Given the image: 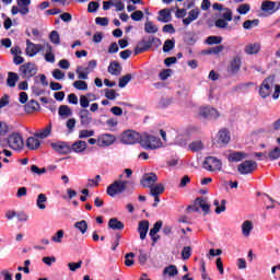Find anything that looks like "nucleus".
<instances>
[{
	"mask_svg": "<svg viewBox=\"0 0 280 280\" xmlns=\"http://www.w3.org/2000/svg\"><path fill=\"white\" fill-rule=\"evenodd\" d=\"M189 150H191V152H200V150H202V141H194L189 144Z\"/></svg>",
	"mask_w": 280,
	"mask_h": 280,
	"instance_id": "nucleus-52",
	"label": "nucleus"
},
{
	"mask_svg": "<svg viewBox=\"0 0 280 280\" xmlns=\"http://www.w3.org/2000/svg\"><path fill=\"white\" fill-rule=\"evenodd\" d=\"M231 141V133L226 129H221L213 141V145L217 148H224Z\"/></svg>",
	"mask_w": 280,
	"mask_h": 280,
	"instance_id": "nucleus-7",
	"label": "nucleus"
},
{
	"mask_svg": "<svg viewBox=\"0 0 280 280\" xmlns=\"http://www.w3.org/2000/svg\"><path fill=\"white\" fill-rule=\"evenodd\" d=\"M125 266H135V253H129L125 255Z\"/></svg>",
	"mask_w": 280,
	"mask_h": 280,
	"instance_id": "nucleus-55",
	"label": "nucleus"
},
{
	"mask_svg": "<svg viewBox=\"0 0 280 280\" xmlns=\"http://www.w3.org/2000/svg\"><path fill=\"white\" fill-rule=\"evenodd\" d=\"M200 16V9L195 8L189 11L188 16L183 20L184 25H191Z\"/></svg>",
	"mask_w": 280,
	"mask_h": 280,
	"instance_id": "nucleus-16",
	"label": "nucleus"
},
{
	"mask_svg": "<svg viewBox=\"0 0 280 280\" xmlns=\"http://www.w3.org/2000/svg\"><path fill=\"white\" fill-rule=\"evenodd\" d=\"M247 158H248V154L244 152H232L229 154L228 161H230V163H237L240 161H244V159H247Z\"/></svg>",
	"mask_w": 280,
	"mask_h": 280,
	"instance_id": "nucleus-22",
	"label": "nucleus"
},
{
	"mask_svg": "<svg viewBox=\"0 0 280 280\" xmlns=\"http://www.w3.org/2000/svg\"><path fill=\"white\" fill-rule=\"evenodd\" d=\"M10 132V126H8V122L0 121V137H5Z\"/></svg>",
	"mask_w": 280,
	"mask_h": 280,
	"instance_id": "nucleus-57",
	"label": "nucleus"
},
{
	"mask_svg": "<svg viewBox=\"0 0 280 280\" xmlns=\"http://www.w3.org/2000/svg\"><path fill=\"white\" fill-rule=\"evenodd\" d=\"M38 73V67L36 63L27 62L20 67V74L22 78H26V80H30V78H34Z\"/></svg>",
	"mask_w": 280,
	"mask_h": 280,
	"instance_id": "nucleus-4",
	"label": "nucleus"
},
{
	"mask_svg": "<svg viewBox=\"0 0 280 280\" xmlns=\"http://www.w3.org/2000/svg\"><path fill=\"white\" fill-rule=\"evenodd\" d=\"M144 32L147 34H156V32H159V26H156L152 21H147L144 23Z\"/></svg>",
	"mask_w": 280,
	"mask_h": 280,
	"instance_id": "nucleus-32",
	"label": "nucleus"
},
{
	"mask_svg": "<svg viewBox=\"0 0 280 280\" xmlns=\"http://www.w3.org/2000/svg\"><path fill=\"white\" fill-rule=\"evenodd\" d=\"M115 143V137L110 133H103L97 138L98 148H108Z\"/></svg>",
	"mask_w": 280,
	"mask_h": 280,
	"instance_id": "nucleus-12",
	"label": "nucleus"
},
{
	"mask_svg": "<svg viewBox=\"0 0 280 280\" xmlns=\"http://www.w3.org/2000/svg\"><path fill=\"white\" fill-rule=\"evenodd\" d=\"M203 167L208 172H220L222 170V161L213 156H208L203 161Z\"/></svg>",
	"mask_w": 280,
	"mask_h": 280,
	"instance_id": "nucleus-6",
	"label": "nucleus"
},
{
	"mask_svg": "<svg viewBox=\"0 0 280 280\" xmlns=\"http://www.w3.org/2000/svg\"><path fill=\"white\" fill-rule=\"evenodd\" d=\"M190 257H191V247L189 246L184 247L182 250V258L186 260V259H189Z\"/></svg>",
	"mask_w": 280,
	"mask_h": 280,
	"instance_id": "nucleus-64",
	"label": "nucleus"
},
{
	"mask_svg": "<svg viewBox=\"0 0 280 280\" xmlns=\"http://www.w3.org/2000/svg\"><path fill=\"white\" fill-rule=\"evenodd\" d=\"M213 205H214V207H217L214 210L215 213L220 214V213L226 211V200H224V199L221 200V206H220V201L218 199H215L213 201Z\"/></svg>",
	"mask_w": 280,
	"mask_h": 280,
	"instance_id": "nucleus-38",
	"label": "nucleus"
},
{
	"mask_svg": "<svg viewBox=\"0 0 280 280\" xmlns=\"http://www.w3.org/2000/svg\"><path fill=\"white\" fill-rule=\"evenodd\" d=\"M159 180V176L154 173H147L142 176L140 185L142 187L151 189V187Z\"/></svg>",
	"mask_w": 280,
	"mask_h": 280,
	"instance_id": "nucleus-10",
	"label": "nucleus"
},
{
	"mask_svg": "<svg viewBox=\"0 0 280 280\" xmlns=\"http://www.w3.org/2000/svg\"><path fill=\"white\" fill-rule=\"evenodd\" d=\"M51 148L52 150H55V152H58L59 154H69V152H71V147H69V144H67L66 142L51 143Z\"/></svg>",
	"mask_w": 280,
	"mask_h": 280,
	"instance_id": "nucleus-14",
	"label": "nucleus"
},
{
	"mask_svg": "<svg viewBox=\"0 0 280 280\" xmlns=\"http://www.w3.org/2000/svg\"><path fill=\"white\" fill-rule=\"evenodd\" d=\"M150 49V43L148 42H140L135 48V55L139 56V54H143Z\"/></svg>",
	"mask_w": 280,
	"mask_h": 280,
	"instance_id": "nucleus-33",
	"label": "nucleus"
},
{
	"mask_svg": "<svg viewBox=\"0 0 280 280\" xmlns=\"http://www.w3.org/2000/svg\"><path fill=\"white\" fill-rule=\"evenodd\" d=\"M131 20L132 21H142L143 20V11L137 10L133 13H131Z\"/></svg>",
	"mask_w": 280,
	"mask_h": 280,
	"instance_id": "nucleus-61",
	"label": "nucleus"
},
{
	"mask_svg": "<svg viewBox=\"0 0 280 280\" xmlns=\"http://www.w3.org/2000/svg\"><path fill=\"white\" fill-rule=\"evenodd\" d=\"M31 172L33 173V174H37V176H40V175H43V174H46L47 173V170L45 168V167H43V168H38V166H36V165H32L31 166Z\"/></svg>",
	"mask_w": 280,
	"mask_h": 280,
	"instance_id": "nucleus-59",
	"label": "nucleus"
},
{
	"mask_svg": "<svg viewBox=\"0 0 280 280\" xmlns=\"http://www.w3.org/2000/svg\"><path fill=\"white\" fill-rule=\"evenodd\" d=\"M165 191V185L156 184L155 186L150 188V196H161Z\"/></svg>",
	"mask_w": 280,
	"mask_h": 280,
	"instance_id": "nucleus-34",
	"label": "nucleus"
},
{
	"mask_svg": "<svg viewBox=\"0 0 280 280\" xmlns=\"http://www.w3.org/2000/svg\"><path fill=\"white\" fill-rule=\"evenodd\" d=\"M38 51H43V45L34 44L30 40H26V54L32 58L38 54Z\"/></svg>",
	"mask_w": 280,
	"mask_h": 280,
	"instance_id": "nucleus-13",
	"label": "nucleus"
},
{
	"mask_svg": "<svg viewBox=\"0 0 280 280\" xmlns=\"http://www.w3.org/2000/svg\"><path fill=\"white\" fill-rule=\"evenodd\" d=\"M163 226V221H158L154 223L153 228L150 230V237L153 242V244H156V242H159V235H156V233H159L161 231V228Z\"/></svg>",
	"mask_w": 280,
	"mask_h": 280,
	"instance_id": "nucleus-17",
	"label": "nucleus"
},
{
	"mask_svg": "<svg viewBox=\"0 0 280 280\" xmlns=\"http://www.w3.org/2000/svg\"><path fill=\"white\" fill-rule=\"evenodd\" d=\"M51 124L47 125L44 129L37 130L34 133V137H36L37 139H47V137H49V135H51Z\"/></svg>",
	"mask_w": 280,
	"mask_h": 280,
	"instance_id": "nucleus-23",
	"label": "nucleus"
},
{
	"mask_svg": "<svg viewBox=\"0 0 280 280\" xmlns=\"http://www.w3.org/2000/svg\"><path fill=\"white\" fill-rule=\"evenodd\" d=\"M236 11L238 12V14H248V12H250V4L248 3L240 4Z\"/></svg>",
	"mask_w": 280,
	"mask_h": 280,
	"instance_id": "nucleus-54",
	"label": "nucleus"
},
{
	"mask_svg": "<svg viewBox=\"0 0 280 280\" xmlns=\"http://www.w3.org/2000/svg\"><path fill=\"white\" fill-rule=\"evenodd\" d=\"M149 229H150V222L148 220H143L139 222L138 232L140 233V240H145Z\"/></svg>",
	"mask_w": 280,
	"mask_h": 280,
	"instance_id": "nucleus-20",
	"label": "nucleus"
},
{
	"mask_svg": "<svg viewBox=\"0 0 280 280\" xmlns=\"http://www.w3.org/2000/svg\"><path fill=\"white\" fill-rule=\"evenodd\" d=\"M199 115L200 117H203V119H218V117H220V113L212 107H201L199 109Z\"/></svg>",
	"mask_w": 280,
	"mask_h": 280,
	"instance_id": "nucleus-11",
	"label": "nucleus"
},
{
	"mask_svg": "<svg viewBox=\"0 0 280 280\" xmlns=\"http://www.w3.org/2000/svg\"><path fill=\"white\" fill-rule=\"evenodd\" d=\"M121 141L127 145H135V143H141V135L137 131L127 130L121 135Z\"/></svg>",
	"mask_w": 280,
	"mask_h": 280,
	"instance_id": "nucleus-5",
	"label": "nucleus"
},
{
	"mask_svg": "<svg viewBox=\"0 0 280 280\" xmlns=\"http://www.w3.org/2000/svg\"><path fill=\"white\" fill-rule=\"evenodd\" d=\"M65 237V231L59 230L57 233L51 237V242H55L56 244H60L62 242V238Z\"/></svg>",
	"mask_w": 280,
	"mask_h": 280,
	"instance_id": "nucleus-51",
	"label": "nucleus"
},
{
	"mask_svg": "<svg viewBox=\"0 0 280 280\" xmlns=\"http://www.w3.org/2000/svg\"><path fill=\"white\" fill-rule=\"evenodd\" d=\"M140 145H142L144 150H156L163 148V142H161V139L156 136L144 133L141 136Z\"/></svg>",
	"mask_w": 280,
	"mask_h": 280,
	"instance_id": "nucleus-1",
	"label": "nucleus"
},
{
	"mask_svg": "<svg viewBox=\"0 0 280 280\" xmlns=\"http://www.w3.org/2000/svg\"><path fill=\"white\" fill-rule=\"evenodd\" d=\"M268 159L270 161H277V159H280V148L276 147L271 151H269Z\"/></svg>",
	"mask_w": 280,
	"mask_h": 280,
	"instance_id": "nucleus-45",
	"label": "nucleus"
},
{
	"mask_svg": "<svg viewBox=\"0 0 280 280\" xmlns=\"http://www.w3.org/2000/svg\"><path fill=\"white\" fill-rule=\"evenodd\" d=\"M250 231H253V221L246 220L242 224V233H243L244 237H249L250 236Z\"/></svg>",
	"mask_w": 280,
	"mask_h": 280,
	"instance_id": "nucleus-35",
	"label": "nucleus"
},
{
	"mask_svg": "<svg viewBox=\"0 0 280 280\" xmlns=\"http://www.w3.org/2000/svg\"><path fill=\"white\" fill-rule=\"evenodd\" d=\"M259 25V20H247L243 23L244 30H253V27H257Z\"/></svg>",
	"mask_w": 280,
	"mask_h": 280,
	"instance_id": "nucleus-46",
	"label": "nucleus"
},
{
	"mask_svg": "<svg viewBox=\"0 0 280 280\" xmlns=\"http://www.w3.org/2000/svg\"><path fill=\"white\" fill-rule=\"evenodd\" d=\"M8 145L11 150H23V137L19 133H12L8 138Z\"/></svg>",
	"mask_w": 280,
	"mask_h": 280,
	"instance_id": "nucleus-8",
	"label": "nucleus"
},
{
	"mask_svg": "<svg viewBox=\"0 0 280 280\" xmlns=\"http://www.w3.org/2000/svg\"><path fill=\"white\" fill-rule=\"evenodd\" d=\"M126 185H128V182L115 180L107 187V196L115 198L118 194H124Z\"/></svg>",
	"mask_w": 280,
	"mask_h": 280,
	"instance_id": "nucleus-3",
	"label": "nucleus"
},
{
	"mask_svg": "<svg viewBox=\"0 0 280 280\" xmlns=\"http://www.w3.org/2000/svg\"><path fill=\"white\" fill-rule=\"evenodd\" d=\"M277 5V2L265 0L261 3V10L262 12H269L270 14H273V12H277V9H275Z\"/></svg>",
	"mask_w": 280,
	"mask_h": 280,
	"instance_id": "nucleus-24",
	"label": "nucleus"
},
{
	"mask_svg": "<svg viewBox=\"0 0 280 280\" xmlns=\"http://www.w3.org/2000/svg\"><path fill=\"white\" fill-rule=\"evenodd\" d=\"M176 42L174 39H166L163 46V51L168 52L175 47Z\"/></svg>",
	"mask_w": 280,
	"mask_h": 280,
	"instance_id": "nucleus-47",
	"label": "nucleus"
},
{
	"mask_svg": "<svg viewBox=\"0 0 280 280\" xmlns=\"http://www.w3.org/2000/svg\"><path fill=\"white\" fill-rule=\"evenodd\" d=\"M71 115H73V110H71V107H69L68 105H61L59 107L60 117H63L65 119H67V117H71Z\"/></svg>",
	"mask_w": 280,
	"mask_h": 280,
	"instance_id": "nucleus-37",
	"label": "nucleus"
},
{
	"mask_svg": "<svg viewBox=\"0 0 280 280\" xmlns=\"http://www.w3.org/2000/svg\"><path fill=\"white\" fill-rule=\"evenodd\" d=\"M79 117L81 126H89L91 121H93V117L91 116V112H89V109H80Z\"/></svg>",
	"mask_w": 280,
	"mask_h": 280,
	"instance_id": "nucleus-15",
	"label": "nucleus"
},
{
	"mask_svg": "<svg viewBox=\"0 0 280 280\" xmlns=\"http://www.w3.org/2000/svg\"><path fill=\"white\" fill-rule=\"evenodd\" d=\"M273 86H275V75H270L267 79H265L259 89L260 97L266 98L270 96V93H272Z\"/></svg>",
	"mask_w": 280,
	"mask_h": 280,
	"instance_id": "nucleus-2",
	"label": "nucleus"
},
{
	"mask_svg": "<svg viewBox=\"0 0 280 280\" xmlns=\"http://www.w3.org/2000/svg\"><path fill=\"white\" fill-rule=\"evenodd\" d=\"M73 86H74V89H77V91H88L89 90V83H86L85 81H82V80L74 81Z\"/></svg>",
	"mask_w": 280,
	"mask_h": 280,
	"instance_id": "nucleus-43",
	"label": "nucleus"
},
{
	"mask_svg": "<svg viewBox=\"0 0 280 280\" xmlns=\"http://www.w3.org/2000/svg\"><path fill=\"white\" fill-rule=\"evenodd\" d=\"M26 148H28V150H38L40 148V140H38L36 136L30 137L26 140Z\"/></svg>",
	"mask_w": 280,
	"mask_h": 280,
	"instance_id": "nucleus-26",
	"label": "nucleus"
},
{
	"mask_svg": "<svg viewBox=\"0 0 280 280\" xmlns=\"http://www.w3.org/2000/svg\"><path fill=\"white\" fill-rule=\"evenodd\" d=\"M222 16L223 21H233V11L229 8H225Z\"/></svg>",
	"mask_w": 280,
	"mask_h": 280,
	"instance_id": "nucleus-60",
	"label": "nucleus"
},
{
	"mask_svg": "<svg viewBox=\"0 0 280 280\" xmlns=\"http://www.w3.org/2000/svg\"><path fill=\"white\" fill-rule=\"evenodd\" d=\"M49 40L52 43V45H60V34H58V31L50 32Z\"/></svg>",
	"mask_w": 280,
	"mask_h": 280,
	"instance_id": "nucleus-44",
	"label": "nucleus"
},
{
	"mask_svg": "<svg viewBox=\"0 0 280 280\" xmlns=\"http://www.w3.org/2000/svg\"><path fill=\"white\" fill-rule=\"evenodd\" d=\"M108 226L114 231H121L124 230V222L117 220V218H113L108 221Z\"/></svg>",
	"mask_w": 280,
	"mask_h": 280,
	"instance_id": "nucleus-31",
	"label": "nucleus"
},
{
	"mask_svg": "<svg viewBox=\"0 0 280 280\" xmlns=\"http://www.w3.org/2000/svg\"><path fill=\"white\" fill-rule=\"evenodd\" d=\"M163 275H168V277H176L178 275V268L175 265H170L164 268Z\"/></svg>",
	"mask_w": 280,
	"mask_h": 280,
	"instance_id": "nucleus-42",
	"label": "nucleus"
},
{
	"mask_svg": "<svg viewBox=\"0 0 280 280\" xmlns=\"http://www.w3.org/2000/svg\"><path fill=\"white\" fill-rule=\"evenodd\" d=\"M86 148H88L86 141H82V140L75 141L72 144V151L77 152L78 154L84 152V150H86Z\"/></svg>",
	"mask_w": 280,
	"mask_h": 280,
	"instance_id": "nucleus-30",
	"label": "nucleus"
},
{
	"mask_svg": "<svg viewBox=\"0 0 280 280\" xmlns=\"http://www.w3.org/2000/svg\"><path fill=\"white\" fill-rule=\"evenodd\" d=\"M98 9H100V3L95 1L90 2L88 5V12L90 13L97 12Z\"/></svg>",
	"mask_w": 280,
	"mask_h": 280,
	"instance_id": "nucleus-62",
	"label": "nucleus"
},
{
	"mask_svg": "<svg viewBox=\"0 0 280 280\" xmlns=\"http://www.w3.org/2000/svg\"><path fill=\"white\" fill-rule=\"evenodd\" d=\"M16 82H19V74H16L15 72H9L7 80L8 86L14 89V86H16Z\"/></svg>",
	"mask_w": 280,
	"mask_h": 280,
	"instance_id": "nucleus-36",
	"label": "nucleus"
},
{
	"mask_svg": "<svg viewBox=\"0 0 280 280\" xmlns=\"http://www.w3.org/2000/svg\"><path fill=\"white\" fill-rule=\"evenodd\" d=\"M260 50H261V44L259 43L247 44L244 48L245 54H247L248 56L259 54Z\"/></svg>",
	"mask_w": 280,
	"mask_h": 280,
	"instance_id": "nucleus-21",
	"label": "nucleus"
},
{
	"mask_svg": "<svg viewBox=\"0 0 280 280\" xmlns=\"http://www.w3.org/2000/svg\"><path fill=\"white\" fill-rule=\"evenodd\" d=\"M170 75H172V69H164L160 72L159 78L160 80L165 81L167 78H170Z\"/></svg>",
	"mask_w": 280,
	"mask_h": 280,
	"instance_id": "nucleus-63",
	"label": "nucleus"
},
{
	"mask_svg": "<svg viewBox=\"0 0 280 280\" xmlns=\"http://www.w3.org/2000/svg\"><path fill=\"white\" fill-rule=\"evenodd\" d=\"M16 3L20 8V14L22 16L30 14V5L32 4V0H16Z\"/></svg>",
	"mask_w": 280,
	"mask_h": 280,
	"instance_id": "nucleus-19",
	"label": "nucleus"
},
{
	"mask_svg": "<svg viewBox=\"0 0 280 280\" xmlns=\"http://www.w3.org/2000/svg\"><path fill=\"white\" fill-rule=\"evenodd\" d=\"M96 67H97V60L93 59L88 62V67L83 68V71L92 73V71H94Z\"/></svg>",
	"mask_w": 280,
	"mask_h": 280,
	"instance_id": "nucleus-58",
	"label": "nucleus"
},
{
	"mask_svg": "<svg viewBox=\"0 0 280 280\" xmlns=\"http://www.w3.org/2000/svg\"><path fill=\"white\" fill-rule=\"evenodd\" d=\"M196 205L202 209L203 213H209L211 211V206L207 202V199L198 197L196 199Z\"/></svg>",
	"mask_w": 280,
	"mask_h": 280,
	"instance_id": "nucleus-29",
	"label": "nucleus"
},
{
	"mask_svg": "<svg viewBox=\"0 0 280 280\" xmlns=\"http://www.w3.org/2000/svg\"><path fill=\"white\" fill-rule=\"evenodd\" d=\"M74 228L78 229V231H80L82 235H84V233H86V231L89 230V224L86 223L85 220H82L74 223Z\"/></svg>",
	"mask_w": 280,
	"mask_h": 280,
	"instance_id": "nucleus-41",
	"label": "nucleus"
},
{
	"mask_svg": "<svg viewBox=\"0 0 280 280\" xmlns=\"http://www.w3.org/2000/svg\"><path fill=\"white\" fill-rule=\"evenodd\" d=\"M46 48V55H45V60L46 62H56V55H54V47H51L50 44H45Z\"/></svg>",
	"mask_w": 280,
	"mask_h": 280,
	"instance_id": "nucleus-27",
	"label": "nucleus"
},
{
	"mask_svg": "<svg viewBox=\"0 0 280 280\" xmlns=\"http://www.w3.org/2000/svg\"><path fill=\"white\" fill-rule=\"evenodd\" d=\"M45 202H47V195L39 194L36 201V206L38 207V209H42V210L47 209V206L45 205Z\"/></svg>",
	"mask_w": 280,
	"mask_h": 280,
	"instance_id": "nucleus-39",
	"label": "nucleus"
},
{
	"mask_svg": "<svg viewBox=\"0 0 280 280\" xmlns=\"http://www.w3.org/2000/svg\"><path fill=\"white\" fill-rule=\"evenodd\" d=\"M38 102L31 101L25 105V113L32 114L35 113V110H38Z\"/></svg>",
	"mask_w": 280,
	"mask_h": 280,
	"instance_id": "nucleus-40",
	"label": "nucleus"
},
{
	"mask_svg": "<svg viewBox=\"0 0 280 280\" xmlns=\"http://www.w3.org/2000/svg\"><path fill=\"white\" fill-rule=\"evenodd\" d=\"M79 102L82 109L89 108V105L91 104V101L86 95H81Z\"/></svg>",
	"mask_w": 280,
	"mask_h": 280,
	"instance_id": "nucleus-56",
	"label": "nucleus"
},
{
	"mask_svg": "<svg viewBox=\"0 0 280 280\" xmlns=\"http://www.w3.org/2000/svg\"><path fill=\"white\" fill-rule=\"evenodd\" d=\"M207 45H220L222 43V37L220 36H209L206 39Z\"/></svg>",
	"mask_w": 280,
	"mask_h": 280,
	"instance_id": "nucleus-48",
	"label": "nucleus"
},
{
	"mask_svg": "<svg viewBox=\"0 0 280 280\" xmlns=\"http://www.w3.org/2000/svg\"><path fill=\"white\" fill-rule=\"evenodd\" d=\"M240 69H242V57L235 56L230 63L229 71L230 73L235 74L240 71Z\"/></svg>",
	"mask_w": 280,
	"mask_h": 280,
	"instance_id": "nucleus-18",
	"label": "nucleus"
},
{
	"mask_svg": "<svg viewBox=\"0 0 280 280\" xmlns=\"http://www.w3.org/2000/svg\"><path fill=\"white\" fill-rule=\"evenodd\" d=\"M89 137H95V131L86 129L79 131V139H89Z\"/></svg>",
	"mask_w": 280,
	"mask_h": 280,
	"instance_id": "nucleus-50",
	"label": "nucleus"
},
{
	"mask_svg": "<svg viewBox=\"0 0 280 280\" xmlns=\"http://www.w3.org/2000/svg\"><path fill=\"white\" fill-rule=\"evenodd\" d=\"M130 80H132V74L124 75L122 78L119 79L118 86L120 89H124L128 84V82H130Z\"/></svg>",
	"mask_w": 280,
	"mask_h": 280,
	"instance_id": "nucleus-53",
	"label": "nucleus"
},
{
	"mask_svg": "<svg viewBox=\"0 0 280 280\" xmlns=\"http://www.w3.org/2000/svg\"><path fill=\"white\" fill-rule=\"evenodd\" d=\"M108 73L112 75H120L121 74V65L117 61H113L108 66Z\"/></svg>",
	"mask_w": 280,
	"mask_h": 280,
	"instance_id": "nucleus-28",
	"label": "nucleus"
},
{
	"mask_svg": "<svg viewBox=\"0 0 280 280\" xmlns=\"http://www.w3.org/2000/svg\"><path fill=\"white\" fill-rule=\"evenodd\" d=\"M77 74L79 80H89V72L82 67L77 68Z\"/></svg>",
	"mask_w": 280,
	"mask_h": 280,
	"instance_id": "nucleus-49",
	"label": "nucleus"
},
{
	"mask_svg": "<svg viewBox=\"0 0 280 280\" xmlns=\"http://www.w3.org/2000/svg\"><path fill=\"white\" fill-rule=\"evenodd\" d=\"M240 174H253L257 170V162L246 160L245 162L241 163L237 167Z\"/></svg>",
	"mask_w": 280,
	"mask_h": 280,
	"instance_id": "nucleus-9",
	"label": "nucleus"
},
{
	"mask_svg": "<svg viewBox=\"0 0 280 280\" xmlns=\"http://www.w3.org/2000/svg\"><path fill=\"white\" fill-rule=\"evenodd\" d=\"M159 14L158 21L161 23H170V21H172V11L168 9H162Z\"/></svg>",
	"mask_w": 280,
	"mask_h": 280,
	"instance_id": "nucleus-25",
	"label": "nucleus"
}]
</instances>
